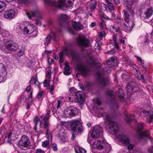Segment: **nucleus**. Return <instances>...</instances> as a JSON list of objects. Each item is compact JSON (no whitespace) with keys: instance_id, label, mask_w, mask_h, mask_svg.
Returning a JSON list of instances; mask_svg holds the SVG:
<instances>
[{"instance_id":"15","label":"nucleus","mask_w":153,"mask_h":153,"mask_svg":"<svg viewBox=\"0 0 153 153\" xmlns=\"http://www.w3.org/2000/svg\"><path fill=\"white\" fill-rule=\"evenodd\" d=\"M77 42L79 45L85 47L88 46L89 44V40L81 36L78 37Z\"/></svg>"},{"instance_id":"55","label":"nucleus","mask_w":153,"mask_h":153,"mask_svg":"<svg viewBox=\"0 0 153 153\" xmlns=\"http://www.w3.org/2000/svg\"><path fill=\"white\" fill-rule=\"evenodd\" d=\"M119 36V40L120 43H122V44H124V43L125 41L123 39H122V35L121 33H120Z\"/></svg>"},{"instance_id":"23","label":"nucleus","mask_w":153,"mask_h":153,"mask_svg":"<svg viewBox=\"0 0 153 153\" xmlns=\"http://www.w3.org/2000/svg\"><path fill=\"white\" fill-rule=\"evenodd\" d=\"M120 140L123 144L126 145L128 144L129 143V138L125 135H121Z\"/></svg>"},{"instance_id":"46","label":"nucleus","mask_w":153,"mask_h":153,"mask_svg":"<svg viewBox=\"0 0 153 153\" xmlns=\"http://www.w3.org/2000/svg\"><path fill=\"white\" fill-rule=\"evenodd\" d=\"M43 91H40L38 93L37 95V98L38 99H40L43 96Z\"/></svg>"},{"instance_id":"12","label":"nucleus","mask_w":153,"mask_h":153,"mask_svg":"<svg viewBox=\"0 0 153 153\" xmlns=\"http://www.w3.org/2000/svg\"><path fill=\"white\" fill-rule=\"evenodd\" d=\"M6 49L10 51H15L19 48V45L16 42L10 40L7 41L4 44Z\"/></svg>"},{"instance_id":"64","label":"nucleus","mask_w":153,"mask_h":153,"mask_svg":"<svg viewBox=\"0 0 153 153\" xmlns=\"http://www.w3.org/2000/svg\"><path fill=\"white\" fill-rule=\"evenodd\" d=\"M96 104H98V105H100L101 103V100L98 98H96Z\"/></svg>"},{"instance_id":"44","label":"nucleus","mask_w":153,"mask_h":153,"mask_svg":"<svg viewBox=\"0 0 153 153\" xmlns=\"http://www.w3.org/2000/svg\"><path fill=\"white\" fill-rule=\"evenodd\" d=\"M55 88V86L54 85H51L49 88V91L50 93L52 94H53V91Z\"/></svg>"},{"instance_id":"59","label":"nucleus","mask_w":153,"mask_h":153,"mask_svg":"<svg viewBox=\"0 0 153 153\" xmlns=\"http://www.w3.org/2000/svg\"><path fill=\"white\" fill-rule=\"evenodd\" d=\"M134 145L132 144H129L127 147L128 149L129 150H131L134 147Z\"/></svg>"},{"instance_id":"56","label":"nucleus","mask_w":153,"mask_h":153,"mask_svg":"<svg viewBox=\"0 0 153 153\" xmlns=\"http://www.w3.org/2000/svg\"><path fill=\"white\" fill-rule=\"evenodd\" d=\"M96 43H97L98 45L97 47L96 48V50H97V49H98V50L99 51L98 52H99L100 51V49L101 48V46L102 45V43L101 42H97V41Z\"/></svg>"},{"instance_id":"25","label":"nucleus","mask_w":153,"mask_h":153,"mask_svg":"<svg viewBox=\"0 0 153 153\" xmlns=\"http://www.w3.org/2000/svg\"><path fill=\"white\" fill-rule=\"evenodd\" d=\"M93 104H91V107L92 108L91 109V111L92 114L95 115L96 114V108L95 106L96 105V98H94L92 100Z\"/></svg>"},{"instance_id":"6","label":"nucleus","mask_w":153,"mask_h":153,"mask_svg":"<svg viewBox=\"0 0 153 153\" xmlns=\"http://www.w3.org/2000/svg\"><path fill=\"white\" fill-rule=\"evenodd\" d=\"M104 119L108 121V131L112 134H117L119 131V128L117 124L112 121L111 117L108 114H107Z\"/></svg>"},{"instance_id":"18","label":"nucleus","mask_w":153,"mask_h":153,"mask_svg":"<svg viewBox=\"0 0 153 153\" xmlns=\"http://www.w3.org/2000/svg\"><path fill=\"white\" fill-rule=\"evenodd\" d=\"M133 72L134 74L138 80H141L142 79L144 80V75H141L136 69L134 68H133Z\"/></svg>"},{"instance_id":"11","label":"nucleus","mask_w":153,"mask_h":153,"mask_svg":"<svg viewBox=\"0 0 153 153\" xmlns=\"http://www.w3.org/2000/svg\"><path fill=\"white\" fill-rule=\"evenodd\" d=\"M18 146L23 150H25L30 147V140L27 136L22 135L20 140L18 142Z\"/></svg>"},{"instance_id":"33","label":"nucleus","mask_w":153,"mask_h":153,"mask_svg":"<svg viewBox=\"0 0 153 153\" xmlns=\"http://www.w3.org/2000/svg\"><path fill=\"white\" fill-rule=\"evenodd\" d=\"M90 7L91 10L95 9L96 8L95 0H92L91 1Z\"/></svg>"},{"instance_id":"58","label":"nucleus","mask_w":153,"mask_h":153,"mask_svg":"<svg viewBox=\"0 0 153 153\" xmlns=\"http://www.w3.org/2000/svg\"><path fill=\"white\" fill-rule=\"evenodd\" d=\"M115 52L116 51H115L114 49L108 51L107 52V53L108 54H111L115 53Z\"/></svg>"},{"instance_id":"32","label":"nucleus","mask_w":153,"mask_h":153,"mask_svg":"<svg viewBox=\"0 0 153 153\" xmlns=\"http://www.w3.org/2000/svg\"><path fill=\"white\" fill-rule=\"evenodd\" d=\"M51 39V36L50 35H49L46 38L44 42V44L45 45H47L50 43Z\"/></svg>"},{"instance_id":"51","label":"nucleus","mask_w":153,"mask_h":153,"mask_svg":"<svg viewBox=\"0 0 153 153\" xmlns=\"http://www.w3.org/2000/svg\"><path fill=\"white\" fill-rule=\"evenodd\" d=\"M52 147L53 150L56 151L58 150V148L57 145L55 143H53L52 144Z\"/></svg>"},{"instance_id":"36","label":"nucleus","mask_w":153,"mask_h":153,"mask_svg":"<svg viewBox=\"0 0 153 153\" xmlns=\"http://www.w3.org/2000/svg\"><path fill=\"white\" fill-rule=\"evenodd\" d=\"M114 91L112 90H108L106 91L107 95L111 97L113 99L114 97Z\"/></svg>"},{"instance_id":"41","label":"nucleus","mask_w":153,"mask_h":153,"mask_svg":"<svg viewBox=\"0 0 153 153\" xmlns=\"http://www.w3.org/2000/svg\"><path fill=\"white\" fill-rule=\"evenodd\" d=\"M24 53V50L23 48H21L19 50L18 56L20 57L22 56Z\"/></svg>"},{"instance_id":"9","label":"nucleus","mask_w":153,"mask_h":153,"mask_svg":"<svg viewBox=\"0 0 153 153\" xmlns=\"http://www.w3.org/2000/svg\"><path fill=\"white\" fill-rule=\"evenodd\" d=\"M70 128L73 133L75 135L83 131L82 124L78 120L73 121L70 125Z\"/></svg>"},{"instance_id":"20","label":"nucleus","mask_w":153,"mask_h":153,"mask_svg":"<svg viewBox=\"0 0 153 153\" xmlns=\"http://www.w3.org/2000/svg\"><path fill=\"white\" fill-rule=\"evenodd\" d=\"M33 123L35 124L34 127V129L35 132H37V126L38 125V123L39 122L40 123V126L42 125V122L40 120V119L38 117V116H36L33 119Z\"/></svg>"},{"instance_id":"3","label":"nucleus","mask_w":153,"mask_h":153,"mask_svg":"<svg viewBox=\"0 0 153 153\" xmlns=\"http://www.w3.org/2000/svg\"><path fill=\"white\" fill-rule=\"evenodd\" d=\"M127 8L126 10H124V19L125 23L123 25V29L125 32L127 33L130 32L133 29L135 25L134 21L129 19V11H130L131 9L129 7L126 5Z\"/></svg>"},{"instance_id":"22","label":"nucleus","mask_w":153,"mask_h":153,"mask_svg":"<svg viewBox=\"0 0 153 153\" xmlns=\"http://www.w3.org/2000/svg\"><path fill=\"white\" fill-rule=\"evenodd\" d=\"M110 44L114 46V48H115L117 50H119V46L116 42V38L115 36H113L112 40L111 41Z\"/></svg>"},{"instance_id":"7","label":"nucleus","mask_w":153,"mask_h":153,"mask_svg":"<svg viewBox=\"0 0 153 153\" xmlns=\"http://www.w3.org/2000/svg\"><path fill=\"white\" fill-rule=\"evenodd\" d=\"M80 110L74 105L70 106L65 109L64 115L66 117L70 118L78 114Z\"/></svg>"},{"instance_id":"60","label":"nucleus","mask_w":153,"mask_h":153,"mask_svg":"<svg viewBox=\"0 0 153 153\" xmlns=\"http://www.w3.org/2000/svg\"><path fill=\"white\" fill-rule=\"evenodd\" d=\"M69 100L70 102H74V101H75V97L74 98L72 96H71L68 97Z\"/></svg>"},{"instance_id":"40","label":"nucleus","mask_w":153,"mask_h":153,"mask_svg":"<svg viewBox=\"0 0 153 153\" xmlns=\"http://www.w3.org/2000/svg\"><path fill=\"white\" fill-rule=\"evenodd\" d=\"M49 142L47 140L43 142L42 143V146L46 148L49 145Z\"/></svg>"},{"instance_id":"53","label":"nucleus","mask_w":153,"mask_h":153,"mask_svg":"<svg viewBox=\"0 0 153 153\" xmlns=\"http://www.w3.org/2000/svg\"><path fill=\"white\" fill-rule=\"evenodd\" d=\"M108 8L110 10H113L114 9L113 4L111 3L108 4Z\"/></svg>"},{"instance_id":"8","label":"nucleus","mask_w":153,"mask_h":153,"mask_svg":"<svg viewBox=\"0 0 153 153\" xmlns=\"http://www.w3.org/2000/svg\"><path fill=\"white\" fill-rule=\"evenodd\" d=\"M75 70L79 72L81 75L84 76H88L91 75V68L83 66L80 64H77L76 65Z\"/></svg>"},{"instance_id":"54","label":"nucleus","mask_w":153,"mask_h":153,"mask_svg":"<svg viewBox=\"0 0 153 153\" xmlns=\"http://www.w3.org/2000/svg\"><path fill=\"white\" fill-rule=\"evenodd\" d=\"M53 60L51 57H49L48 59V66H47L48 68H49L50 65L51 64L52 62H53Z\"/></svg>"},{"instance_id":"4","label":"nucleus","mask_w":153,"mask_h":153,"mask_svg":"<svg viewBox=\"0 0 153 153\" xmlns=\"http://www.w3.org/2000/svg\"><path fill=\"white\" fill-rule=\"evenodd\" d=\"M149 102V100H148L146 99L145 100V102ZM143 105H144L143 107V109H144L142 112L144 114H146V121L149 123H151L153 122V108L151 107L149 104V103H146V102L144 104L143 102Z\"/></svg>"},{"instance_id":"24","label":"nucleus","mask_w":153,"mask_h":153,"mask_svg":"<svg viewBox=\"0 0 153 153\" xmlns=\"http://www.w3.org/2000/svg\"><path fill=\"white\" fill-rule=\"evenodd\" d=\"M99 28L101 30H103L106 28V25L105 22L102 20L101 21L99 22L98 24Z\"/></svg>"},{"instance_id":"37","label":"nucleus","mask_w":153,"mask_h":153,"mask_svg":"<svg viewBox=\"0 0 153 153\" xmlns=\"http://www.w3.org/2000/svg\"><path fill=\"white\" fill-rule=\"evenodd\" d=\"M75 152L76 153H86V151L85 149L79 147L77 150H75Z\"/></svg>"},{"instance_id":"35","label":"nucleus","mask_w":153,"mask_h":153,"mask_svg":"<svg viewBox=\"0 0 153 153\" xmlns=\"http://www.w3.org/2000/svg\"><path fill=\"white\" fill-rule=\"evenodd\" d=\"M1 35L3 38H7L10 36V34L7 31L4 30L2 32Z\"/></svg>"},{"instance_id":"39","label":"nucleus","mask_w":153,"mask_h":153,"mask_svg":"<svg viewBox=\"0 0 153 153\" xmlns=\"http://www.w3.org/2000/svg\"><path fill=\"white\" fill-rule=\"evenodd\" d=\"M59 5L60 6L62 7H69V6H68L66 3H65V1L64 0H59Z\"/></svg>"},{"instance_id":"29","label":"nucleus","mask_w":153,"mask_h":153,"mask_svg":"<svg viewBox=\"0 0 153 153\" xmlns=\"http://www.w3.org/2000/svg\"><path fill=\"white\" fill-rule=\"evenodd\" d=\"M60 20L62 22H66L68 19L67 15L65 14H61L59 18Z\"/></svg>"},{"instance_id":"47","label":"nucleus","mask_w":153,"mask_h":153,"mask_svg":"<svg viewBox=\"0 0 153 153\" xmlns=\"http://www.w3.org/2000/svg\"><path fill=\"white\" fill-rule=\"evenodd\" d=\"M50 125L49 122H44V128L45 129H49V125Z\"/></svg>"},{"instance_id":"5","label":"nucleus","mask_w":153,"mask_h":153,"mask_svg":"<svg viewBox=\"0 0 153 153\" xmlns=\"http://www.w3.org/2000/svg\"><path fill=\"white\" fill-rule=\"evenodd\" d=\"M96 138V125L92 127L88 134V142L90 144L91 150L93 153H96V141L91 144L93 140Z\"/></svg>"},{"instance_id":"34","label":"nucleus","mask_w":153,"mask_h":153,"mask_svg":"<svg viewBox=\"0 0 153 153\" xmlns=\"http://www.w3.org/2000/svg\"><path fill=\"white\" fill-rule=\"evenodd\" d=\"M12 133L11 131H10L9 134H8L7 136L5 137L4 139L6 140L7 139V142L10 143H11V137L12 135Z\"/></svg>"},{"instance_id":"26","label":"nucleus","mask_w":153,"mask_h":153,"mask_svg":"<svg viewBox=\"0 0 153 153\" xmlns=\"http://www.w3.org/2000/svg\"><path fill=\"white\" fill-rule=\"evenodd\" d=\"M105 32L103 30L97 33V39H99V40H102L103 38L105 37Z\"/></svg>"},{"instance_id":"63","label":"nucleus","mask_w":153,"mask_h":153,"mask_svg":"<svg viewBox=\"0 0 153 153\" xmlns=\"http://www.w3.org/2000/svg\"><path fill=\"white\" fill-rule=\"evenodd\" d=\"M31 88V87L30 86V84L26 88L25 91L27 93H29L30 90V89Z\"/></svg>"},{"instance_id":"43","label":"nucleus","mask_w":153,"mask_h":153,"mask_svg":"<svg viewBox=\"0 0 153 153\" xmlns=\"http://www.w3.org/2000/svg\"><path fill=\"white\" fill-rule=\"evenodd\" d=\"M34 84L37 86L39 88L40 86V83L38 80V78L37 76L34 79Z\"/></svg>"},{"instance_id":"62","label":"nucleus","mask_w":153,"mask_h":153,"mask_svg":"<svg viewBox=\"0 0 153 153\" xmlns=\"http://www.w3.org/2000/svg\"><path fill=\"white\" fill-rule=\"evenodd\" d=\"M38 13V12L37 10H35L32 11L31 12L32 15L33 16H35Z\"/></svg>"},{"instance_id":"48","label":"nucleus","mask_w":153,"mask_h":153,"mask_svg":"<svg viewBox=\"0 0 153 153\" xmlns=\"http://www.w3.org/2000/svg\"><path fill=\"white\" fill-rule=\"evenodd\" d=\"M33 91H31L30 92V93L29 96L28 97V99L29 100V102L31 103L33 101Z\"/></svg>"},{"instance_id":"2","label":"nucleus","mask_w":153,"mask_h":153,"mask_svg":"<svg viewBox=\"0 0 153 153\" xmlns=\"http://www.w3.org/2000/svg\"><path fill=\"white\" fill-rule=\"evenodd\" d=\"M108 148L105 150L108 153L110 151L111 147L106 143L103 137V131L102 127L99 125H96V149L98 150L103 149L105 147Z\"/></svg>"},{"instance_id":"1","label":"nucleus","mask_w":153,"mask_h":153,"mask_svg":"<svg viewBox=\"0 0 153 153\" xmlns=\"http://www.w3.org/2000/svg\"><path fill=\"white\" fill-rule=\"evenodd\" d=\"M117 61L115 57H112L108 60L106 63L101 64L96 62V84L101 88L104 87L109 83L108 79L104 75L111 72L109 69L117 65Z\"/></svg>"},{"instance_id":"57","label":"nucleus","mask_w":153,"mask_h":153,"mask_svg":"<svg viewBox=\"0 0 153 153\" xmlns=\"http://www.w3.org/2000/svg\"><path fill=\"white\" fill-rule=\"evenodd\" d=\"M103 17L104 19L106 20H112L113 19L112 18H109L105 14H103Z\"/></svg>"},{"instance_id":"52","label":"nucleus","mask_w":153,"mask_h":153,"mask_svg":"<svg viewBox=\"0 0 153 153\" xmlns=\"http://www.w3.org/2000/svg\"><path fill=\"white\" fill-rule=\"evenodd\" d=\"M50 116H45L43 119V120L44 122H49Z\"/></svg>"},{"instance_id":"49","label":"nucleus","mask_w":153,"mask_h":153,"mask_svg":"<svg viewBox=\"0 0 153 153\" xmlns=\"http://www.w3.org/2000/svg\"><path fill=\"white\" fill-rule=\"evenodd\" d=\"M64 71H69L70 70V68L68 65V63H65V66L64 67Z\"/></svg>"},{"instance_id":"27","label":"nucleus","mask_w":153,"mask_h":153,"mask_svg":"<svg viewBox=\"0 0 153 153\" xmlns=\"http://www.w3.org/2000/svg\"><path fill=\"white\" fill-rule=\"evenodd\" d=\"M134 117L132 115H130L128 113H126L125 114V119L127 123H129L132 120Z\"/></svg>"},{"instance_id":"16","label":"nucleus","mask_w":153,"mask_h":153,"mask_svg":"<svg viewBox=\"0 0 153 153\" xmlns=\"http://www.w3.org/2000/svg\"><path fill=\"white\" fill-rule=\"evenodd\" d=\"M15 11L12 9H9L6 10L4 14L5 18L7 19H12L15 15Z\"/></svg>"},{"instance_id":"45","label":"nucleus","mask_w":153,"mask_h":153,"mask_svg":"<svg viewBox=\"0 0 153 153\" xmlns=\"http://www.w3.org/2000/svg\"><path fill=\"white\" fill-rule=\"evenodd\" d=\"M45 3L49 5H53L54 4V2L51 0H44Z\"/></svg>"},{"instance_id":"42","label":"nucleus","mask_w":153,"mask_h":153,"mask_svg":"<svg viewBox=\"0 0 153 153\" xmlns=\"http://www.w3.org/2000/svg\"><path fill=\"white\" fill-rule=\"evenodd\" d=\"M50 80H49L48 82L47 79H45L43 82V86L44 87H46L47 86H49L50 85Z\"/></svg>"},{"instance_id":"17","label":"nucleus","mask_w":153,"mask_h":153,"mask_svg":"<svg viewBox=\"0 0 153 153\" xmlns=\"http://www.w3.org/2000/svg\"><path fill=\"white\" fill-rule=\"evenodd\" d=\"M153 10L152 8L147 9L144 13L143 17L144 19H147L150 17L152 15Z\"/></svg>"},{"instance_id":"38","label":"nucleus","mask_w":153,"mask_h":153,"mask_svg":"<svg viewBox=\"0 0 153 153\" xmlns=\"http://www.w3.org/2000/svg\"><path fill=\"white\" fill-rule=\"evenodd\" d=\"M122 77L123 79L127 80L128 79H129L130 78V76L127 73H123L122 74Z\"/></svg>"},{"instance_id":"21","label":"nucleus","mask_w":153,"mask_h":153,"mask_svg":"<svg viewBox=\"0 0 153 153\" xmlns=\"http://www.w3.org/2000/svg\"><path fill=\"white\" fill-rule=\"evenodd\" d=\"M72 26L75 30L79 31L82 30L83 28V26L79 22H74Z\"/></svg>"},{"instance_id":"31","label":"nucleus","mask_w":153,"mask_h":153,"mask_svg":"<svg viewBox=\"0 0 153 153\" xmlns=\"http://www.w3.org/2000/svg\"><path fill=\"white\" fill-rule=\"evenodd\" d=\"M118 96L117 98V100H119L121 102L124 101V95L123 93H120L118 94Z\"/></svg>"},{"instance_id":"14","label":"nucleus","mask_w":153,"mask_h":153,"mask_svg":"<svg viewBox=\"0 0 153 153\" xmlns=\"http://www.w3.org/2000/svg\"><path fill=\"white\" fill-rule=\"evenodd\" d=\"M76 100L79 104H83L85 100V94L82 91H78L74 93Z\"/></svg>"},{"instance_id":"10","label":"nucleus","mask_w":153,"mask_h":153,"mask_svg":"<svg viewBox=\"0 0 153 153\" xmlns=\"http://www.w3.org/2000/svg\"><path fill=\"white\" fill-rule=\"evenodd\" d=\"M141 88L140 84H139L134 81H131L126 86V90L128 93L131 94L133 92L140 91Z\"/></svg>"},{"instance_id":"61","label":"nucleus","mask_w":153,"mask_h":153,"mask_svg":"<svg viewBox=\"0 0 153 153\" xmlns=\"http://www.w3.org/2000/svg\"><path fill=\"white\" fill-rule=\"evenodd\" d=\"M45 153V152L42 150L41 149H37L36 150V153Z\"/></svg>"},{"instance_id":"30","label":"nucleus","mask_w":153,"mask_h":153,"mask_svg":"<svg viewBox=\"0 0 153 153\" xmlns=\"http://www.w3.org/2000/svg\"><path fill=\"white\" fill-rule=\"evenodd\" d=\"M6 6V4L3 1H0V13L4 10Z\"/></svg>"},{"instance_id":"13","label":"nucleus","mask_w":153,"mask_h":153,"mask_svg":"<svg viewBox=\"0 0 153 153\" xmlns=\"http://www.w3.org/2000/svg\"><path fill=\"white\" fill-rule=\"evenodd\" d=\"M144 124L143 123H139L137 124V132L140 139L142 138L144 136L149 137V130L142 131L144 127Z\"/></svg>"},{"instance_id":"19","label":"nucleus","mask_w":153,"mask_h":153,"mask_svg":"<svg viewBox=\"0 0 153 153\" xmlns=\"http://www.w3.org/2000/svg\"><path fill=\"white\" fill-rule=\"evenodd\" d=\"M63 51L65 52L66 55H68L70 53L72 58H74L76 55L75 51L72 49L70 50L69 52L68 49L67 47H65L63 49Z\"/></svg>"},{"instance_id":"28","label":"nucleus","mask_w":153,"mask_h":153,"mask_svg":"<svg viewBox=\"0 0 153 153\" xmlns=\"http://www.w3.org/2000/svg\"><path fill=\"white\" fill-rule=\"evenodd\" d=\"M2 68L3 69V71L2 73V74H0L1 76L2 75V76H0V78H2L3 79L2 81L4 82L6 80V78L5 77L7 75V73L6 71V69L5 68Z\"/></svg>"},{"instance_id":"50","label":"nucleus","mask_w":153,"mask_h":153,"mask_svg":"<svg viewBox=\"0 0 153 153\" xmlns=\"http://www.w3.org/2000/svg\"><path fill=\"white\" fill-rule=\"evenodd\" d=\"M23 31L24 32L27 34H28L29 33V30L27 28V27H24V28L23 29Z\"/></svg>"}]
</instances>
